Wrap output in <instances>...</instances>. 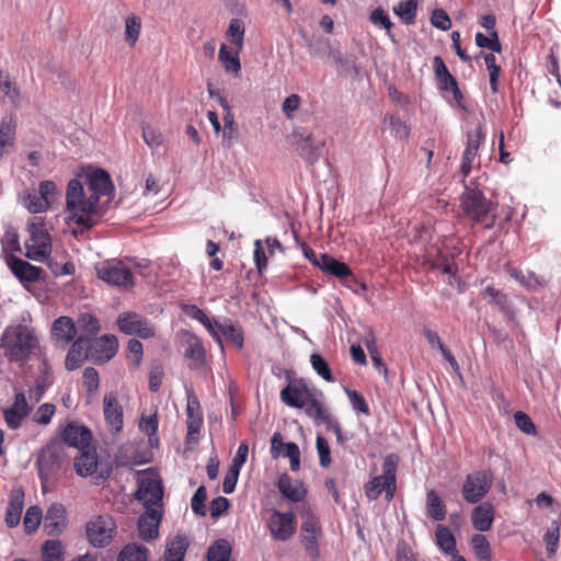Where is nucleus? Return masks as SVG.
Returning a JSON list of instances; mask_svg holds the SVG:
<instances>
[{
	"instance_id": "1",
	"label": "nucleus",
	"mask_w": 561,
	"mask_h": 561,
	"mask_svg": "<svg viewBox=\"0 0 561 561\" xmlns=\"http://www.w3.org/2000/svg\"><path fill=\"white\" fill-rule=\"evenodd\" d=\"M114 190L107 172L102 169L70 180L66 191V210L69 218L83 227H92L94 217L103 210L102 197L110 196Z\"/></svg>"
},
{
	"instance_id": "2",
	"label": "nucleus",
	"mask_w": 561,
	"mask_h": 561,
	"mask_svg": "<svg viewBox=\"0 0 561 561\" xmlns=\"http://www.w3.org/2000/svg\"><path fill=\"white\" fill-rule=\"evenodd\" d=\"M460 207L463 214L474 224L485 222L486 228L494 225L496 205L485 198L480 191L466 187L460 196Z\"/></svg>"
},
{
	"instance_id": "3",
	"label": "nucleus",
	"mask_w": 561,
	"mask_h": 561,
	"mask_svg": "<svg viewBox=\"0 0 561 561\" xmlns=\"http://www.w3.org/2000/svg\"><path fill=\"white\" fill-rule=\"evenodd\" d=\"M37 344L34 332L26 325H18L7 330L2 337V346L11 362L26 360Z\"/></svg>"
},
{
	"instance_id": "4",
	"label": "nucleus",
	"mask_w": 561,
	"mask_h": 561,
	"mask_svg": "<svg viewBox=\"0 0 561 561\" xmlns=\"http://www.w3.org/2000/svg\"><path fill=\"white\" fill-rule=\"evenodd\" d=\"M30 238L25 241L26 257L36 262H44L51 253L50 236L45 229L42 217H33L27 222Z\"/></svg>"
},
{
	"instance_id": "5",
	"label": "nucleus",
	"mask_w": 561,
	"mask_h": 561,
	"mask_svg": "<svg viewBox=\"0 0 561 561\" xmlns=\"http://www.w3.org/2000/svg\"><path fill=\"white\" fill-rule=\"evenodd\" d=\"M396 468L397 462L394 456H387L382 462V474L373 478L364 488L367 499L374 501L379 497L382 491L386 492L387 501L393 499L396 492Z\"/></svg>"
},
{
	"instance_id": "6",
	"label": "nucleus",
	"mask_w": 561,
	"mask_h": 561,
	"mask_svg": "<svg viewBox=\"0 0 561 561\" xmlns=\"http://www.w3.org/2000/svg\"><path fill=\"white\" fill-rule=\"evenodd\" d=\"M98 277L111 286L129 290L135 280L131 271L119 260H105L95 265Z\"/></svg>"
},
{
	"instance_id": "7",
	"label": "nucleus",
	"mask_w": 561,
	"mask_h": 561,
	"mask_svg": "<svg viewBox=\"0 0 561 561\" xmlns=\"http://www.w3.org/2000/svg\"><path fill=\"white\" fill-rule=\"evenodd\" d=\"M493 484V474L489 470H478L466 477L461 494L466 502L476 504L482 500Z\"/></svg>"
},
{
	"instance_id": "8",
	"label": "nucleus",
	"mask_w": 561,
	"mask_h": 561,
	"mask_svg": "<svg viewBox=\"0 0 561 561\" xmlns=\"http://www.w3.org/2000/svg\"><path fill=\"white\" fill-rule=\"evenodd\" d=\"M321 536L322 527L319 518L310 510L304 511L300 527V541L307 554L313 560L319 558L318 540Z\"/></svg>"
},
{
	"instance_id": "9",
	"label": "nucleus",
	"mask_w": 561,
	"mask_h": 561,
	"mask_svg": "<svg viewBox=\"0 0 561 561\" xmlns=\"http://www.w3.org/2000/svg\"><path fill=\"white\" fill-rule=\"evenodd\" d=\"M266 527L274 540L287 541L296 531L295 515L291 512L282 513L273 510L266 519Z\"/></svg>"
},
{
	"instance_id": "10",
	"label": "nucleus",
	"mask_w": 561,
	"mask_h": 561,
	"mask_svg": "<svg viewBox=\"0 0 561 561\" xmlns=\"http://www.w3.org/2000/svg\"><path fill=\"white\" fill-rule=\"evenodd\" d=\"M118 329L127 335L149 339L156 334L154 327L148 319L136 312H124L117 318Z\"/></svg>"
},
{
	"instance_id": "11",
	"label": "nucleus",
	"mask_w": 561,
	"mask_h": 561,
	"mask_svg": "<svg viewBox=\"0 0 561 561\" xmlns=\"http://www.w3.org/2000/svg\"><path fill=\"white\" fill-rule=\"evenodd\" d=\"M115 530V523L111 516L101 515L87 524V536L95 547H104L110 543Z\"/></svg>"
},
{
	"instance_id": "12",
	"label": "nucleus",
	"mask_w": 561,
	"mask_h": 561,
	"mask_svg": "<svg viewBox=\"0 0 561 561\" xmlns=\"http://www.w3.org/2000/svg\"><path fill=\"white\" fill-rule=\"evenodd\" d=\"M293 138L298 154L304 160L314 163L321 158L324 147L323 140H316L312 134L307 130H295Z\"/></svg>"
},
{
	"instance_id": "13",
	"label": "nucleus",
	"mask_w": 561,
	"mask_h": 561,
	"mask_svg": "<svg viewBox=\"0 0 561 561\" xmlns=\"http://www.w3.org/2000/svg\"><path fill=\"white\" fill-rule=\"evenodd\" d=\"M118 343L114 335H102L96 339H88L89 360L94 364L108 362L115 356Z\"/></svg>"
},
{
	"instance_id": "14",
	"label": "nucleus",
	"mask_w": 561,
	"mask_h": 561,
	"mask_svg": "<svg viewBox=\"0 0 561 561\" xmlns=\"http://www.w3.org/2000/svg\"><path fill=\"white\" fill-rule=\"evenodd\" d=\"M136 497L145 504L146 508L154 507L161 502L162 488L156 474L144 473L139 477Z\"/></svg>"
},
{
	"instance_id": "15",
	"label": "nucleus",
	"mask_w": 561,
	"mask_h": 561,
	"mask_svg": "<svg viewBox=\"0 0 561 561\" xmlns=\"http://www.w3.org/2000/svg\"><path fill=\"white\" fill-rule=\"evenodd\" d=\"M103 414L108 432L119 433L124 425L123 408L113 392L106 393L103 398Z\"/></svg>"
},
{
	"instance_id": "16",
	"label": "nucleus",
	"mask_w": 561,
	"mask_h": 561,
	"mask_svg": "<svg viewBox=\"0 0 561 561\" xmlns=\"http://www.w3.org/2000/svg\"><path fill=\"white\" fill-rule=\"evenodd\" d=\"M62 448L60 446H47L38 456L37 466L42 480H47L62 461Z\"/></svg>"
},
{
	"instance_id": "17",
	"label": "nucleus",
	"mask_w": 561,
	"mask_h": 561,
	"mask_svg": "<svg viewBox=\"0 0 561 561\" xmlns=\"http://www.w3.org/2000/svg\"><path fill=\"white\" fill-rule=\"evenodd\" d=\"M77 325L69 317L57 318L51 325V339L56 346L64 347L77 335Z\"/></svg>"
},
{
	"instance_id": "18",
	"label": "nucleus",
	"mask_w": 561,
	"mask_h": 561,
	"mask_svg": "<svg viewBox=\"0 0 561 561\" xmlns=\"http://www.w3.org/2000/svg\"><path fill=\"white\" fill-rule=\"evenodd\" d=\"M30 411L31 408L27 404L25 394L23 392L16 393L13 404L3 410L7 425L11 430L21 427L23 420L30 414Z\"/></svg>"
},
{
	"instance_id": "19",
	"label": "nucleus",
	"mask_w": 561,
	"mask_h": 561,
	"mask_svg": "<svg viewBox=\"0 0 561 561\" xmlns=\"http://www.w3.org/2000/svg\"><path fill=\"white\" fill-rule=\"evenodd\" d=\"M7 263L13 275L21 283H34L41 278L43 270L20 257L11 256Z\"/></svg>"
},
{
	"instance_id": "20",
	"label": "nucleus",
	"mask_w": 561,
	"mask_h": 561,
	"mask_svg": "<svg viewBox=\"0 0 561 561\" xmlns=\"http://www.w3.org/2000/svg\"><path fill=\"white\" fill-rule=\"evenodd\" d=\"M62 439L67 445L83 450L90 444L91 432L83 425L70 422L64 430Z\"/></svg>"
},
{
	"instance_id": "21",
	"label": "nucleus",
	"mask_w": 561,
	"mask_h": 561,
	"mask_svg": "<svg viewBox=\"0 0 561 561\" xmlns=\"http://www.w3.org/2000/svg\"><path fill=\"white\" fill-rule=\"evenodd\" d=\"M161 514L156 507H148L138 519L139 536L144 540L157 538L159 535V524Z\"/></svg>"
},
{
	"instance_id": "22",
	"label": "nucleus",
	"mask_w": 561,
	"mask_h": 561,
	"mask_svg": "<svg viewBox=\"0 0 561 561\" xmlns=\"http://www.w3.org/2000/svg\"><path fill=\"white\" fill-rule=\"evenodd\" d=\"M184 356L191 369H202L205 365L206 352L202 341L195 335H188L185 340Z\"/></svg>"
},
{
	"instance_id": "23",
	"label": "nucleus",
	"mask_w": 561,
	"mask_h": 561,
	"mask_svg": "<svg viewBox=\"0 0 561 561\" xmlns=\"http://www.w3.org/2000/svg\"><path fill=\"white\" fill-rule=\"evenodd\" d=\"M186 415L187 437L194 438V435H198L201 432V427L203 425V414L199 401L193 392H187Z\"/></svg>"
},
{
	"instance_id": "24",
	"label": "nucleus",
	"mask_w": 561,
	"mask_h": 561,
	"mask_svg": "<svg viewBox=\"0 0 561 561\" xmlns=\"http://www.w3.org/2000/svg\"><path fill=\"white\" fill-rule=\"evenodd\" d=\"M434 70L440 88L445 91H450L455 100L458 102L462 99V94L458 88L456 79L450 75L442 57L436 56L433 60Z\"/></svg>"
},
{
	"instance_id": "25",
	"label": "nucleus",
	"mask_w": 561,
	"mask_h": 561,
	"mask_svg": "<svg viewBox=\"0 0 561 561\" xmlns=\"http://www.w3.org/2000/svg\"><path fill=\"white\" fill-rule=\"evenodd\" d=\"M311 398L304 385H288L280 391V400L288 407L302 409Z\"/></svg>"
},
{
	"instance_id": "26",
	"label": "nucleus",
	"mask_w": 561,
	"mask_h": 561,
	"mask_svg": "<svg viewBox=\"0 0 561 561\" xmlns=\"http://www.w3.org/2000/svg\"><path fill=\"white\" fill-rule=\"evenodd\" d=\"M65 514V506L60 503H54L48 507L44 518V529L48 535H58L61 531Z\"/></svg>"
},
{
	"instance_id": "27",
	"label": "nucleus",
	"mask_w": 561,
	"mask_h": 561,
	"mask_svg": "<svg viewBox=\"0 0 561 561\" xmlns=\"http://www.w3.org/2000/svg\"><path fill=\"white\" fill-rule=\"evenodd\" d=\"M84 359H89L88 339L83 335H79L67 354L65 362L66 368L68 370H75L80 367Z\"/></svg>"
},
{
	"instance_id": "28",
	"label": "nucleus",
	"mask_w": 561,
	"mask_h": 561,
	"mask_svg": "<svg viewBox=\"0 0 561 561\" xmlns=\"http://www.w3.org/2000/svg\"><path fill=\"white\" fill-rule=\"evenodd\" d=\"M0 98L7 99L12 105L20 106L22 103L21 90L10 75L0 67Z\"/></svg>"
},
{
	"instance_id": "29",
	"label": "nucleus",
	"mask_w": 561,
	"mask_h": 561,
	"mask_svg": "<svg viewBox=\"0 0 561 561\" xmlns=\"http://www.w3.org/2000/svg\"><path fill=\"white\" fill-rule=\"evenodd\" d=\"M482 138H483V135H482L480 127L477 128L474 135H472V134L468 135L467 147L462 154V163H461V168H460V171H461V174L463 178H466L471 171L472 161L474 160V158L477 156L478 148L480 146Z\"/></svg>"
},
{
	"instance_id": "30",
	"label": "nucleus",
	"mask_w": 561,
	"mask_h": 561,
	"mask_svg": "<svg viewBox=\"0 0 561 561\" xmlns=\"http://www.w3.org/2000/svg\"><path fill=\"white\" fill-rule=\"evenodd\" d=\"M75 470L80 477L92 476L98 468V455L94 449H83L79 451V456L75 458Z\"/></svg>"
},
{
	"instance_id": "31",
	"label": "nucleus",
	"mask_w": 561,
	"mask_h": 561,
	"mask_svg": "<svg viewBox=\"0 0 561 561\" xmlns=\"http://www.w3.org/2000/svg\"><path fill=\"white\" fill-rule=\"evenodd\" d=\"M494 520V507L490 503H482L476 506L471 514L473 527L479 531L491 529Z\"/></svg>"
},
{
	"instance_id": "32",
	"label": "nucleus",
	"mask_w": 561,
	"mask_h": 561,
	"mask_svg": "<svg viewBox=\"0 0 561 561\" xmlns=\"http://www.w3.org/2000/svg\"><path fill=\"white\" fill-rule=\"evenodd\" d=\"M320 270L341 279L352 276V271L345 263L327 253L320 255Z\"/></svg>"
},
{
	"instance_id": "33",
	"label": "nucleus",
	"mask_w": 561,
	"mask_h": 561,
	"mask_svg": "<svg viewBox=\"0 0 561 561\" xmlns=\"http://www.w3.org/2000/svg\"><path fill=\"white\" fill-rule=\"evenodd\" d=\"M279 492L293 502H299L304 499L306 491L298 481H293L287 474H283L278 480Z\"/></svg>"
},
{
	"instance_id": "34",
	"label": "nucleus",
	"mask_w": 561,
	"mask_h": 561,
	"mask_svg": "<svg viewBox=\"0 0 561 561\" xmlns=\"http://www.w3.org/2000/svg\"><path fill=\"white\" fill-rule=\"evenodd\" d=\"M188 547V541L184 536H175L168 541L164 553L165 561H183L185 552Z\"/></svg>"
},
{
	"instance_id": "35",
	"label": "nucleus",
	"mask_w": 561,
	"mask_h": 561,
	"mask_svg": "<svg viewBox=\"0 0 561 561\" xmlns=\"http://www.w3.org/2000/svg\"><path fill=\"white\" fill-rule=\"evenodd\" d=\"M426 514L434 520H443L446 517V507L434 490L426 493Z\"/></svg>"
},
{
	"instance_id": "36",
	"label": "nucleus",
	"mask_w": 561,
	"mask_h": 561,
	"mask_svg": "<svg viewBox=\"0 0 561 561\" xmlns=\"http://www.w3.org/2000/svg\"><path fill=\"white\" fill-rule=\"evenodd\" d=\"M216 330L218 332V336L224 335L228 341H230L236 347L242 348L243 346V332L242 330L232 324L229 321L224 323H216Z\"/></svg>"
},
{
	"instance_id": "37",
	"label": "nucleus",
	"mask_w": 561,
	"mask_h": 561,
	"mask_svg": "<svg viewBox=\"0 0 561 561\" xmlns=\"http://www.w3.org/2000/svg\"><path fill=\"white\" fill-rule=\"evenodd\" d=\"M15 134V124L9 118L0 122V159L8 152V148L13 146Z\"/></svg>"
},
{
	"instance_id": "38",
	"label": "nucleus",
	"mask_w": 561,
	"mask_h": 561,
	"mask_svg": "<svg viewBox=\"0 0 561 561\" xmlns=\"http://www.w3.org/2000/svg\"><path fill=\"white\" fill-rule=\"evenodd\" d=\"M304 408L306 414L313 419L316 423H324L328 425L334 419L323 408V405L312 397L307 401V404Z\"/></svg>"
},
{
	"instance_id": "39",
	"label": "nucleus",
	"mask_w": 561,
	"mask_h": 561,
	"mask_svg": "<svg viewBox=\"0 0 561 561\" xmlns=\"http://www.w3.org/2000/svg\"><path fill=\"white\" fill-rule=\"evenodd\" d=\"M23 511V496L20 493L11 495V500L5 514V523L9 527H15L20 523Z\"/></svg>"
},
{
	"instance_id": "40",
	"label": "nucleus",
	"mask_w": 561,
	"mask_h": 561,
	"mask_svg": "<svg viewBox=\"0 0 561 561\" xmlns=\"http://www.w3.org/2000/svg\"><path fill=\"white\" fill-rule=\"evenodd\" d=\"M218 59L221 62L226 72L233 73L236 77H239L241 71V64L237 55H232L227 50L225 44L220 46Z\"/></svg>"
},
{
	"instance_id": "41",
	"label": "nucleus",
	"mask_w": 561,
	"mask_h": 561,
	"mask_svg": "<svg viewBox=\"0 0 561 561\" xmlns=\"http://www.w3.org/2000/svg\"><path fill=\"white\" fill-rule=\"evenodd\" d=\"M77 330L81 331L80 335L91 339V336L99 333L101 327L95 317L90 313H82L76 323Z\"/></svg>"
},
{
	"instance_id": "42",
	"label": "nucleus",
	"mask_w": 561,
	"mask_h": 561,
	"mask_svg": "<svg viewBox=\"0 0 561 561\" xmlns=\"http://www.w3.org/2000/svg\"><path fill=\"white\" fill-rule=\"evenodd\" d=\"M436 542L438 547L447 554L456 552V541L451 531L445 526H437Z\"/></svg>"
},
{
	"instance_id": "43",
	"label": "nucleus",
	"mask_w": 561,
	"mask_h": 561,
	"mask_svg": "<svg viewBox=\"0 0 561 561\" xmlns=\"http://www.w3.org/2000/svg\"><path fill=\"white\" fill-rule=\"evenodd\" d=\"M186 312L190 317L199 321L221 346V337L218 336V332L215 328L217 322L213 323L207 314L196 306H188Z\"/></svg>"
},
{
	"instance_id": "44",
	"label": "nucleus",
	"mask_w": 561,
	"mask_h": 561,
	"mask_svg": "<svg viewBox=\"0 0 561 561\" xmlns=\"http://www.w3.org/2000/svg\"><path fill=\"white\" fill-rule=\"evenodd\" d=\"M323 48L329 49L328 59L332 61L339 71H345L348 68H355L354 61L350 58H344L341 51L334 48L330 42H320Z\"/></svg>"
},
{
	"instance_id": "45",
	"label": "nucleus",
	"mask_w": 561,
	"mask_h": 561,
	"mask_svg": "<svg viewBox=\"0 0 561 561\" xmlns=\"http://www.w3.org/2000/svg\"><path fill=\"white\" fill-rule=\"evenodd\" d=\"M416 8H417V1L416 0H405L399 2L394 8L393 11L397 15H399L402 21L407 24H412L416 16Z\"/></svg>"
},
{
	"instance_id": "46",
	"label": "nucleus",
	"mask_w": 561,
	"mask_h": 561,
	"mask_svg": "<svg viewBox=\"0 0 561 561\" xmlns=\"http://www.w3.org/2000/svg\"><path fill=\"white\" fill-rule=\"evenodd\" d=\"M23 206L33 214L44 213L49 206L48 202L45 201V197L37 195L35 193H27L22 197Z\"/></svg>"
},
{
	"instance_id": "47",
	"label": "nucleus",
	"mask_w": 561,
	"mask_h": 561,
	"mask_svg": "<svg viewBox=\"0 0 561 561\" xmlns=\"http://www.w3.org/2000/svg\"><path fill=\"white\" fill-rule=\"evenodd\" d=\"M148 550L139 545H127L119 553L118 561H146Z\"/></svg>"
},
{
	"instance_id": "48",
	"label": "nucleus",
	"mask_w": 561,
	"mask_h": 561,
	"mask_svg": "<svg viewBox=\"0 0 561 561\" xmlns=\"http://www.w3.org/2000/svg\"><path fill=\"white\" fill-rule=\"evenodd\" d=\"M231 547L226 540H218L211 545L207 552L208 561H228Z\"/></svg>"
},
{
	"instance_id": "49",
	"label": "nucleus",
	"mask_w": 561,
	"mask_h": 561,
	"mask_svg": "<svg viewBox=\"0 0 561 561\" xmlns=\"http://www.w3.org/2000/svg\"><path fill=\"white\" fill-rule=\"evenodd\" d=\"M560 537V523L558 520H552L551 525L547 529V533L543 536V541L546 543L548 557H552L558 548Z\"/></svg>"
},
{
	"instance_id": "50",
	"label": "nucleus",
	"mask_w": 561,
	"mask_h": 561,
	"mask_svg": "<svg viewBox=\"0 0 561 561\" xmlns=\"http://www.w3.org/2000/svg\"><path fill=\"white\" fill-rule=\"evenodd\" d=\"M227 37L237 46L238 50L242 49L244 37V24L239 19H232L227 30Z\"/></svg>"
},
{
	"instance_id": "51",
	"label": "nucleus",
	"mask_w": 561,
	"mask_h": 561,
	"mask_svg": "<svg viewBox=\"0 0 561 561\" xmlns=\"http://www.w3.org/2000/svg\"><path fill=\"white\" fill-rule=\"evenodd\" d=\"M141 28L140 19L136 15H129L125 20V41L134 46L139 38Z\"/></svg>"
},
{
	"instance_id": "52",
	"label": "nucleus",
	"mask_w": 561,
	"mask_h": 561,
	"mask_svg": "<svg viewBox=\"0 0 561 561\" xmlns=\"http://www.w3.org/2000/svg\"><path fill=\"white\" fill-rule=\"evenodd\" d=\"M238 137V130L234 126L233 116L231 113H226L224 117V131H222V145L226 148H231Z\"/></svg>"
},
{
	"instance_id": "53",
	"label": "nucleus",
	"mask_w": 561,
	"mask_h": 561,
	"mask_svg": "<svg viewBox=\"0 0 561 561\" xmlns=\"http://www.w3.org/2000/svg\"><path fill=\"white\" fill-rule=\"evenodd\" d=\"M43 513L38 506L34 505L27 508L23 519L24 529L27 534H32L38 528Z\"/></svg>"
},
{
	"instance_id": "54",
	"label": "nucleus",
	"mask_w": 561,
	"mask_h": 561,
	"mask_svg": "<svg viewBox=\"0 0 561 561\" xmlns=\"http://www.w3.org/2000/svg\"><path fill=\"white\" fill-rule=\"evenodd\" d=\"M472 548L480 560L490 561L491 549L485 536L477 534L471 539Z\"/></svg>"
},
{
	"instance_id": "55",
	"label": "nucleus",
	"mask_w": 561,
	"mask_h": 561,
	"mask_svg": "<svg viewBox=\"0 0 561 561\" xmlns=\"http://www.w3.org/2000/svg\"><path fill=\"white\" fill-rule=\"evenodd\" d=\"M43 561H62V547L58 540H47L42 549Z\"/></svg>"
},
{
	"instance_id": "56",
	"label": "nucleus",
	"mask_w": 561,
	"mask_h": 561,
	"mask_svg": "<svg viewBox=\"0 0 561 561\" xmlns=\"http://www.w3.org/2000/svg\"><path fill=\"white\" fill-rule=\"evenodd\" d=\"M476 44L481 48H488L494 53H500L502 50V45L495 31H492L490 36H485L482 33H477Z\"/></svg>"
},
{
	"instance_id": "57",
	"label": "nucleus",
	"mask_w": 561,
	"mask_h": 561,
	"mask_svg": "<svg viewBox=\"0 0 561 561\" xmlns=\"http://www.w3.org/2000/svg\"><path fill=\"white\" fill-rule=\"evenodd\" d=\"M310 363H311L313 370L319 376H321L324 380H327L329 382H332L334 380L328 363L324 360V358L321 355L312 354L310 356Z\"/></svg>"
},
{
	"instance_id": "58",
	"label": "nucleus",
	"mask_w": 561,
	"mask_h": 561,
	"mask_svg": "<svg viewBox=\"0 0 561 561\" xmlns=\"http://www.w3.org/2000/svg\"><path fill=\"white\" fill-rule=\"evenodd\" d=\"M142 138L150 148H159L163 142L161 131L149 125L142 127Z\"/></svg>"
},
{
	"instance_id": "59",
	"label": "nucleus",
	"mask_w": 561,
	"mask_h": 561,
	"mask_svg": "<svg viewBox=\"0 0 561 561\" xmlns=\"http://www.w3.org/2000/svg\"><path fill=\"white\" fill-rule=\"evenodd\" d=\"M206 499H207V493H206L205 486H199L196 490V492L194 493L192 501H191V506L195 514H197L199 516L206 515V505H205Z\"/></svg>"
},
{
	"instance_id": "60",
	"label": "nucleus",
	"mask_w": 561,
	"mask_h": 561,
	"mask_svg": "<svg viewBox=\"0 0 561 561\" xmlns=\"http://www.w3.org/2000/svg\"><path fill=\"white\" fill-rule=\"evenodd\" d=\"M55 413V405L49 403L42 404L33 415V421L37 424L47 425Z\"/></svg>"
},
{
	"instance_id": "61",
	"label": "nucleus",
	"mask_w": 561,
	"mask_h": 561,
	"mask_svg": "<svg viewBox=\"0 0 561 561\" xmlns=\"http://www.w3.org/2000/svg\"><path fill=\"white\" fill-rule=\"evenodd\" d=\"M345 391L352 408L357 412L369 415V408L364 397L355 390L346 389Z\"/></svg>"
},
{
	"instance_id": "62",
	"label": "nucleus",
	"mask_w": 561,
	"mask_h": 561,
	"mask_svg": "<svg viewBox=\"0 0 561 561\" xmlns=\"http://www.w3.org/2000/svg\"><path fill=\"white\" fill-rule=\"evenodd\" d=\"M516 426L525 434L533 435L536 433V427L530 417L524 412H516L514 414Z\"/></svg>"
},
{
	"instance_id": "63",
	"label": "nucleus",
	"mask_w": 561,
	"mask_h": 561,
	"mask_svg": "<svg viewBox=\"0 0 561 561\" xmlns=\"http://www.w3.org/2000/svg\"><path fill=\"white\" fill-rule=\"evenodd\" d=\"M431 22L436 28L442 31H447L451 26V21L443 9H436L433 11Z\"/></svg>"
},
{
	"instance_id": "64",
	"label": "nucleus",
	"mask_w": 561,
	"mask_h": 561,
	"mask_svg": "<svg viewBox=\"0 0 561 561\" xmlns=\"http://www.w3.org/2000/svg\"><path fill=\"white\" fill-rule=\"evenodd\" d=\"M301 99L298 94H290L287 96L283 104L282 111L289 119L294 118V113L300 107Z\"/></svg>"
}]
</instances>
